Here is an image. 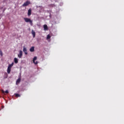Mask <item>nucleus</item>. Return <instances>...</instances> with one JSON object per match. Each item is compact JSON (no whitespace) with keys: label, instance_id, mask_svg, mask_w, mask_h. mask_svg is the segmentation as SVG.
<instances>
[{"label":"nucleus","instance_id":"1","mask_svg":"<svg viewBox=\"0 0 124 124\" xmlns=\"http://www.w3.org/2000/svg\"><path fill=\"white\" fill-rule=\"evenodd\" d=\"M24 21H25L26 23H30L31 25H32V20H31L29 18H24Z\"/></svg>","mask_w":124,"mask_h":124},{"label":"nucleus","instance_id":"2","mask_svg":"<svg viewBox=\"0 0 124 124\" xmlns=\"http://www.w3.org/2000/svg\"><path fill=\"white\" fill-rule=\"evenodd\" d=\"M29 4H31V2H30L29 0H27L22 5V6H23V7L25 6H28Z\"/></svg>","mask_w":124,"mask_h":124},{"label":"nucleus","instance_id":"3","mask_svg":"<svg viewBox=\"0 0 124 124\" xmlns=\"http://www.w3.org/2000/svg\"><path fill=\"white\" fill-rule=\"evenodd\" d=\"M18 57L19 59H21L23 57V51L22 50L19 51V54H18Z\"/></svg>","mask_w":124,"mask_h":124},{"label":"nucleus","instance_id":"4","mask_svg":"<svg viewBox=\"0 0 124 124\" xmlns=\"http://www.w3.org/2000/svg\"><path fill=\"white\" fill-rule=\"evenodd\" d=\"M36 60H37V57H36V56H35L33 59V62L35 63V64H37L38 63L37 62H35V61H36Z\"/></svg>","mask_w":124,"mask_h":124},{"label":"nucleus","instance_id":"5","mask_svg":"<svg viewBox=\"0 0 124 124\" xmlns=\"http://www.w3.org/2000/svg\"><path fill=\"white\" fill-rule=\"evenodd\" d=\"M24 53H25V55H28V50H27V48L25 47H23V50Z\"/></svg>","mask_w":124,"mask_h":124},{"label":"nucleus","instance_id":"6","mask_svg":"<svg viewBox=\"0 0 124 124\" xmlns=\"http://www.w3.org/2000/svg\"><path fill=\"white\" fill-rule=\"evenodd\" d=\"M20 82H21V78H18L16 81V85L20 84Z\"/></svg>","mask_w":124,"mask_h":124},{"label":"nucleus","instance_id":"7","mask_svg":"<svg viewBox=\"0 0 124 124\" xmlns=\"http://www.w3.org/2000/svg\"><path fill=\"white\" fill-rule=\"evenodd\" d=\"M28 16H31V9H29L28 10Z\"/></svg>","mask_w":124,"mask_h":124},{"label":"nucleus","instance_id":"8","mask_svg":"<svg viewBox=\"0 0 124 124\" xmlns=\"http://www.w3.org/2000/svg\"><path fill=\"white\" fill-rule=\"evenodd\" d=\"M44 31L48 30V26H47V25L45 24L44 25Z\"/></svg>","mask_w":124,"mask_h":124},{"label":"nucleus","instance_id":"9","mask_svg":"<svg viewBox=\"0 0 124 124\" xmlns=\"http://www.w3.org/2000/svg\"><path fill=\"white\" fill-rule=\"evenodd\" d=\"M31 33L33 35V38H34V37H35V32L33 30H31Z\"/></svg>","mask_w":124,"mask_h":124},{"label":"nucleus","instance_id":"10","mask_svg":"<svg viewBox=\"0 0 124 124\" xmlns=\"http://www.w3.org/2000/svg\"><path fill=\"white\" fill-rule=\"evenodd\" d=\"M30 52H34V46H32L30 49Z\"/></svg>","mask_w":124,"mask_h":124},{"label":"nucleus","instance_id":"11","mask_svg":"<svg viewBox=\"0 0 124 124\" xmlns=\"http://www.w3.org/2000/svg\"><path fill=\"white\" fill-rule=\"evenodd\" d=\"M7 71V73H8V74H10V73L11 71V68L8 67Z\"/></svg>","mask_w":124,"mask_h":124},{"label":"nucleus","instance_id":"12","mask_svg":"<svg viewBox=\"0 0 124 124\" xmlns=\"http://www.w3.org/2000/svg\"><path fill=\"white\" fill-rule=\"evenodd\" d=\"M2 93H8L9 92H8V90H6V91H4V90H2Z\"/></svg>","mask_w":124,"mask_h":124},{"label":"nucleus","instance_id":"13","mask_svg":"<svg viewBox=\"0 0 124 124\" xmlns=\"http://www.w3.org/2000/svg\"><path fill=\"white\" fill-rule=\"evenodd\" d=\"M14 62L16 63H18V59L16 58L14 59Z\"/></svg>","mask_w":124,"mask_h":124},{"label":"nucleus","instance_id":"14","mask_svg":"<svg viewBox=\"0 0 124 124\" xmlns=\"http://www.w3.org/2000/svg\"><path fill=\"white\" fill-rule=\"evenodd\" d=\"M16 97H20V96H21V95H20V94H18V93H16L15 94Z\"/></svg>","mask_w":124,"mask_h":124},{"label":"nucleus","instance_id":"15","mask_svg":"<svg viewBox=\"0 0 124 124\" xmlns=\"http://www.w3.org/2000/svg\"><path fill=\"white\" fill-rule=\"evenodd\" d=\"M0 55L1 56V57H2V56H3V54L2 53V51H1V50H0Z\"/></svg>","mask_w":124,"mask_h":124},{"label":"nucleus","instance_id":"16","mask_svg":"<svg viewBox=\"0 0 124 124\" xmlns=\"http://www.w3.org/2000/svg\"><path fill=\"white\" fill-rule=\"evenodd\" d=\"M50 38H51V36H50V35H47L46 39H50Z\"/></svg>","mask_w":124,"mask_h":124},{"label":"nucleus","instance_id":"17","mask_svg":"<svg viewBox=\"0 0 124 124\" xmlns=\"http://www.w3.org/2000/svg\"><path fill=\"white\" fill-rule=\"evenodd\" d=\"M10 65L11 66V67H12V66H13V65H14V62H12L11 64H10Z\"/></svg>","mask_w":124,"mask_h":124},{"label":"nucleus","instance_id":"18","mask_svg":"<svg viewBox=\"0 0 124 124\" xmlns=\"http://www.w3.org/2000/svg\"><path fill=\"white\" fill-rule=\"evenodd\" d=\"M10 65L11 66V67H12V66H13V65H14V62H12L11 64H10Z\"/></svg>","mask_w":124,"mask_h":124},{"label":"nucleus","instance_id":"19","mask_svg":"<svg viewBox=\"0 0 124 124\" xmlns=\"http://www.w3.org/2000/svg\"><path fill=\"white\" fill-rule=\"evenodd\" d=\"M9 68H11L12 67L9 64V66L8 67Z\"/></svg>","mask_w":124,"mask_h":124}]
</instances>
